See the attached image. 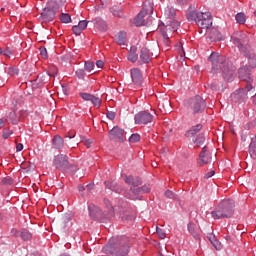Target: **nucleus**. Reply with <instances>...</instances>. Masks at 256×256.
<instances>
[{
    "label": "nucleus",
    "mask_w": 256,
    "mask_h": 256,
    "mask_svg": "<svg viewBox=\"0 0 256 256\" xmlns=\"http://www.w3.org/2000/svg\"><path fill=\"white\" fill-rule=\"evenodd\" d=\"M136 125H147L153 121V116L147 111H141L134 116Z\"/></svg>",
    "instance_id": "9b49d317"
},
{
    "label": "nucleus",
    "mask_w": 256,
    "mask_h": 256,
    "mask_svg": "<svg viewBox=\"0 0 256 256\" xmlns=\"http://www.w3.org/2000/svg\"><path fill=\"white\" fill-rule=\"evenodd\" d=\"M196 25L200 27V29H209L211 25H213V19L211 18V12H202V16H200L196 22Z\"/></svg>",
    "instance_id": "9d476101"
},
{
    "label": "nucleus",
    "mask_w": 256,
    "mask_h": 256,
    "mask_svg": "<svg viewBox=\"0 0 256 256\" xmlns=\"http://www.w3.org/2000/svg\"><path fill=\"white\" fill-rule=\"evenodd\" d=\"M76 77H78V79H85V70L78 69L76 71Z\"/></svg>",
    "instance_id": "c03bdc74"
},
{
    "label": "nucleus",
    "mask_w": 256,
    "mask_h": 256,
    "mask_svg": "<svg viewBox=\"0 0 256 256\" xmlns=\"http://www.w3.org/2000/svg\"><path fill=\"white\" fill-rule=\"evenodd\" d=\"M5 127V121L3 119H0V129Z\"/></svg>",
    "instance_id": "052dcab7"
},
{
    "label": "nucleus",
    "mask_w": 256,
    "mask_h": 256,
    "mask_svg": "<svg viewBox=\"0 0 256 256\" xmlns=\"http://www.w3.org/2000/svg\"><path fill=\"white\" fill-rule=\"evenodd\" d=\"M60 256H70V255L67 254V253H63V254H61Z\"/></svg>",
    "instance_id": "338daca9"
},
{
    "label": "nucleus",
    "mask_w": 256,
    "mask_h": 256,
    "mask_svg": "<svg viewBox=\"0 0 256 256\" xmlns=\"http://www.w3.org/2000/svg\"><path fill=\"white\" fill-rule=\"evenodd\" d=\"M105 185L108 187V189H111V191H115V193H121V189L117 188V184L113 182H105Z\"/></svg>",
    "instance_id": "72a5a7b5"
},
{
    "label": "nucleus",
    "mask_w": 256,
    "mask_h": 256,
    "mask_svg": "<svg viewBox=\"0 0 256 256\" xmlns=\"http://www.w3.org/2000/svg\"><path fill=\"white\" fill-rule=\"evenodd\" d=\"M188 231L194 237V239H201V234L194 223L188 224Z\"/></svg>",
    "instance_id": "5701e85b"
},
{
    "label": "nucleus",
    "mask_w": 256,
    "mask_h": 256,
    "mask_svg": "<svg viewBox=\"0 0 256 256\" xmlns=\"http://www.w3.org/2000/svg\"><path fill=\"white\" fill-rule=\"evenodd\" d=\"M247 21V17L245 16V13H238L236 14V22L239 23V25H245Z\"/></svg>",
    "instance_id": "2f4dec72"
},
{
    "label": "nucleus",
    "mask_w": 256,
    "mask_h": 256,
    "mask_svg": "<svg viewBox=\"0 0 256 256\" xmlns=\"http://www.w3.org/2000/svg\"><path fill=\"white\" fill-rule=\"evenodd\" d=\"M124 181L128 185H131V189H137V187L141 185V179L138 177L134 178L133 176H125Z\"/></svg>",
    "instance_id": "6ab92c4d"
},
{
    "label": "nucleus",
    "mask_w": 256,
    "mask_h": 256,
    "mask_svg": "<svg viewBox=\"0 0 256 256\" xmlns=\"http://www.w3.org/2000/svg\"><path fill=\"white\" fill-rule=\"evenodd\" d=\"M13 53H15V51L10 47H7L3 50L2 55H4L5 57H13Z\"/></svg>",
    "instance_id": "4c0bfd02"
},
{
    "label": "nucleus",
    "mask_w": 256,
    "mask_h": 256,
    "mask_svg": "<svg viewBox=\"0 0 256 256\" xmlns=\"http://www.w3.org/2000/svg\"><path fill=\"white\" fill-rule=\"evenodd\" d=\"M47 73L49 77H57V67L51 66Z\"/></svg>",
    "instance_id": "a19ab883"
},
{
    "label": "nucleus",
    "mask_w": 256,
    "mask_h": 256,
    "mask_svg": "<svg viewBox=\"0 0 256 256\" xmlns=\"http://www.w3.org/2000/svg\"><path fill=\"white\" fill-rule=\"evenodd\" d=\"M103 65H105V63L102 60H98L96 62V66L98 67V69H103Z\"/></svg>",
    "instance_id": "864d4df0"
},
{
    "label": "nucleus",
    "mask_w": 256,
    "mask_h": 256,
    "mask_svg": "<svg viewBox=\"0 0 256 256\" xmlns=\"http://www.w3.org/2000/svg\"><path fill=\"white\" fill-rule=\"evenodd\" d=\"M211 159H212L211 152L207 150V147H203L200 153V163L202 165H207L208 163L211 162Z\"/></svg>",
    "instance_id": "f3484780"
},
{
    "label": "nucleus",
    "mask_w": 256,
    "mask_h": 256,
    "mask_svg": "<svg viewBox=\"0 0 256 256\" xmlns=\"http://www.w3.org/2000/svg\"><path fill=\"white\" fill-rule=\"evenodd\" d=\"M68 138H69V139H74V138H75V134H73V135L70 134V135L68 136Z\"/></svg>",
    "instance_id": "e2e57ef3"
},
{
    "label": "nucleus",
    "mask_w": 256,
    "mask_h": 256,
    "mask_svg": "<svg viewBox=\"0 0 256 256\" xmlns=\"http://www.w3.org/2000/svg\"><path fill=\"white\" fill-rule=\"evenodd\" d=\"M21 112H17V111H12L9 114V122L13 123V125H17V123H19V121H21Z\"/></svg>",
    "instance_id": "b1692460"
},
{
    "label": "nucleus",
    "mask_w": 256,
    "mask_h": 256,
    "mask_svg": "<svg viewBox=\"0 0 256 256\" xmlns=\"http://www.w3.org/2000/svg\"><path fill=\"white\" fill-rule=\"evenodd\" d=\"M209 36L211 41H223V35L215 28L210 31Z\"/></svg>",
    "instance_id": "a878e982"
},
{
    "label": "nucleus",
    "mask_w": 256,
    "mask_h": 256,
    "mask_svg": "<svg viewBox=\"0 0 256 256\" xmlns=\"http://www.w3.org/2000/svg\"><path fill=\"white\" fill-rule=\"evenodd\" d=\"M179 5H185L186 3H189V0H176Z\"/></svg>",
    "instance_id": "4d7b16f0"
},
{
    "label": "nucleus",
    "mask_w": 256,
    "mask_h": 256,
    "mask_svg": "<svg viewBox=\"0 0 256 256\" xmlns=\"http://www.w3.org/2000/svg\"><path fill=\"white\" fill-rule=\"evenodd\" d=\"M90 101L92 105H94V107H97V108L101 107V100L99 99V97L92 96V99Z\"/></svg>",
    "instance_id": "58836bf2"
},
{
    "label": "nucleus",
    "mask_w": 256,
    "mask_h": 256,
    "mask_svg": "<svg viewBox=\"0 0 256 256\" xmlns=\"http://www.w3.org/2000/svg\"><path fill=\"white\" fill-rule=\"evenodd\" d=\"M130 191L133 195L132 199H139L137 195H143V193H149V191H151V187H149V185H144L138 188H130Z\"/></svg>",
    "instance_id": "dca6fc26"
},
{
    "label": "nucleus",
    "mask_w": 256,
    "mask_h": 256,
    "mask_svg": "<svg viewBox=\"0 0 256 256\" xmlns=\"http://www.w3.org/2000/svg\"><path fill=\"white\" fill-rule=\"evenodd\" d=\"M91 187H92L91 185H87V186H86V188H87L88 191H91Z\"/></svg>",
    "instance_id": "69168bd1"
},
{
    "label": "nucleus",
    "mask_w": 256,
    "mask_h": 256,
    "mask_svg": "<svg viewBox=\"0 0 256 256\" xmlns=\"http://www.w3.org/2000/svg\"><path fill=\"white\" fill-rule=\"evenodd\" d=\"M65 141L63 140V138H61V136L56 135L53 138V147L54 149H61V147H63Z\"/></svg>",
    "instance_id": "cd10ccee"
},
{
    "label": "nucleus",
    "mask_w": 256,
    "mask_h": 256,
    "mask_svg": "<svg viewBox=\"0 0 256 256\" xmlns=\"http://www.w3.org/2000/svg\"><path fill=\"white\" fill-rule=\"evenodd\" d=\"M249 153L252 159H256V136L252 138L250 146H249Z\"/></svg>",
    "instance_id": "c85d7f7f"
},
{
    "label": "nucleus",
    "mask_w": 256,
    "mask_h": 256,
    "mask_svg": "<svg viewBox=\"0 0 256 256\" xmlns=\"http://www.w3.org/2000/svg\"><path fill=\"white\" fill-rule=\"evenodd\" d=\"M3 183L4 185H7V183H11V180L9 178H4Z\"/></svg>",
    "instance_id": "bf43d9fd"
},
{
    "label": "nucleus",
    "mask_w": 256,
    "mask_h": 256,
    "mask_svg": "<svg viewBox=\"0 0 256 256\" xmlns=\"http://www.w3.org/2000/svg\"><path fill=\"white\" fill-rule=\"evenodd\" d=\"M212 245L217 251L221 250V242H219V240L216 239V241L212 242Z\"/></svg>",
    "instance_id": "8fccbe9b"
},
{
    "label": "nucleus",
    "mask_w": 256,
    "mask_h": 256,
    "mask_svg": "<svg viewBox=\"0 0 256 256\" xmlns=\"http://www.w3.org/2000/svg\"><path fill=\"white\" fill-rule=\"evenodd\" d=\"M156 233L158 237H160V239H165L166 234H165V231H163V229L156 227Z\"/></svg>",
    "instance_id": "37998d69"
},
{
    "label": "nucleus",
    "mask_w": 256,
    "mask_h": 256,
    "mask_svg": "<svg viewBox=\"0 0 256 256\" xmlns=\"http://www.w3.org/2000/svg\"><path fill=\"white\" fill-rule=\"evenodd\" d=\"M139 59V55L135 52H130L128 54V61H131L132 63H136V61Z\"/></svg>",
    "instance_id": "e433bc0d"
},
{
    "label": "nucleus",
    "mask_w": 256,
    "mask_h": 256,
    "mask_svg": "<svg viewBox=\"0 0 256 256\" xmlns=\"http://www.w3.org/2000/svg\"><path fill=\"white\" fill-rule=\"evenodd\" d=\"M106 117L110 119V121H113V119H115V112H107Z\"/></svg>",
    "instance_id": "3c124183"
},
{
    "label": "nucleus",
    "mask_w": 256,
    "mask_h": 256,
    "mask_svg": "<svg viewBox=\"0 0 256 256\" xmlns=\"http://www.w3.org/2000/svg\"><path fill=\"white\" fill-rule=\"evenodd\" d=\"M199 17H203V12H197V10H190L187 12L188 21H194L197 23Z\"/></svg>",
    "instance_id": "4be33fe9"
},
{
    "label": "nucleus",
    "mask_w": 256,
    "mask_h": 256,
    "mask_svg": "<svg viewBox=\"0 0 256 256\" xmlns=\"http://www.w3.org/2000/svg\"><path fill=\"white\" fill-rule=\"evenodd\" d=\"M152 167L157 168V162L152 163Z\"/></svg>",
    "instance_id": "0e129e2a"
},
{
    "label": "nucleus",
    "mask_w": 256,
    "mask_h": 256,
    "mask_svg": "<svg viewBox=\"0 0 256 256\" xmlns=\"http://www.w3.org/2000/svg\"><path fill=\"white\" fill-rule=\"evenodd\" d=\"M7 73H8V75L13 76V75H17L18 71L15 67H9L7 69Z\"/></svg>",
    "instance_id": "a18cd8bd"
},
{
    "label": "nucleus",
    "mask_w": 256,
    "mask_h": 256,
    "mask_svg": "<svg viewBox=\"0 0 256 256\" xmlns=\"http://www.w3.org/2000/svg\"><path fill=\"white\" fill-rule=\"evenodd\" d=\"M213 175H215V171H210L208 172L204 177L205 179H211V177H213Z\"/></svg>",
    "instance_id": "5fc2aeb1"
},
{
    "label": "nucleus",
    "mask_w": 256,
    "mask_h": 256,
    "mask_svg": "<svg viewBox=\"0 0 256 256\" xmlns=\"http://www.w3.org/2000/svg\"><path fill=\"white\" fill-rule=\"evenodd\" d=\"M0 55H3V49L0 48Z\"/></svg>",
    "instance_id": "774afa93"
},
{
    "label": "nucleus",
    "mask_w": 256,
    "mask_h": 256,
    "mask_svg": "<svg viewBox=\"0 0 256 256\" xmlns=\"http://www.w3.org/2000/svg\"><path fill=\"white\" fill-rule=\"evenodd\" d=\"M13 132H11V131H8V132H4L3 133V138L4 139H9V137H11V134H12Z\"/></svg>",
    "instance_id": "6e6d98bb"
},
{
    "label": "nucleus",
    "mask_w": 256,
    "mask_h": 256,
    "mask_svg": "<svg viewBox=\"0 0 256 256\" xmlns=\"http://www.w3.org/2000/svg\"><path fill=\"white\" fill-rule=\"evenodd\" d=\"M59 3H61V0L50 1L48 3L49 8H45L40 15V21L42 23H51V21H54L55 13L59 9Z\"/></svg>",
    "instance_id": "39448f33"
},
{
    "label": "nucleus",
    "mask_w": 256,
    "mask_h": 256,
    "mask_svg": "<svg viewBox=\"0 0 256 256\" xmlns=\"http://www.w3.org/2000/svg\"><path fill=\"white\" fill-rule=\"evenodd\" d=\"M94 26L96 27V29H98L99 31H107V22H105L103 19L101 18H96L94 20Z\"/></svg>",
    "instance_id": "393cba45"
},
{
    "label": "nucleus",
    "mask_w": 256,
    "mask_h": 256,
    "mask_svg": "<svg viewBox=\"0 0 256 256\" xmlns=\"http://www.w3.org/2000/svg\"><path fill=\"white\" fill-rule=\"evenodd\" d=\"M239 79L248 83L246 85V90L248 92L253 89V85H251V83L253 82V78L251 77V71L249 70V67L245 66L239 69Z\"/></svg>",
    "instance_id": "1a4fd4ad"
},
{
    "label": "nucleus",
    "mask_w": 256,
    "mask_h": 256,
    "mask_svg": "<svg viewBox=\"0 0 256 256\" xmlns=\"http://www.w3.org/2000/svg\"><path fill=\"white\" fill-rule=\"evenodd\" d=\"M158 29L163 36L166 47H169V37H172L175 31L179 29V21L166 20L165 23L159 24Z\"/></svg>",
    "instance_id": "20e7f679"
},
{
    "label": "nucleus",
    "mask_w": 256,
    "mask_h": 256,
    "mask_svg": "<svg viewBox=\"0 0 256 256\" xmlns=\"http://www.w3.org/2000/svg\"><path fill=\"white\" fill-rule=\"evenodd\" d=\"M190 107L194 113H201L206 107L205 100L201 96H196L190 100Z\"/></svg>",
    "instance_id": "f8f14e48"
},
{
    "label": "nucleus",
    "mask_w": 256,
    "mask_h": 256,
    "mask_svg": "<svg viewBox=\"0 0 256 256\" xmlns=\"http://www.w3.org/2000/svg\"><path fill=\"white\" fill-rule=\"evenodd\" d=\"M202 128H203V126L201 124H198V125L192 127L190 130H188L186 133V136L193 137V135H197V133H199V130Z\"/></svg>",
    "instance_id": "7c9ffc66"
},
{
    "label": "nucleus",
    "mask_w": 256,
    "mask_h": 256,
    "mask_svg": "<svg viewBox=\"0 0 256 256\" xmlns=\"http://www.w3.org/2000/svg\"><path fill=\"white\" fill-rule=\"evenodd\" d=\"M80 97H82L84 101H91V99H93V95L89 93H80Z\"/></svg>",
    "instance_id": "79ce46f5"
},
{
    "label": "nucleus",
    "mask_w": 256,
    "mask_h": 256,
    "mask_svg": "<svg viewBox=\"0 0 256 256\" xmlns=\"http://www.w3.org/2000/svg\"><path fill=\"white\" fill-rule=\"evenodd\" d=\"M78 189H79L80 192H81V191H85V186L80 185Z\"/></svg>",
    "instance_id": "680f3d73"
},
{
    "label": "nucleus",
    "mask_w": 256,
    "mask_h": 256,
    "mask_svg": "<svg viewBox=\"0 0 256 256\" xmlns=\"http://www.w3.org/2000/svg\"><path fill=\"white\" fill-rule=\"evenodd\" d=\"M103 251L108 255L127 256L129 253V245L117 246L109 242V244L103 247Z\"/></svg>",
    "instance_id": "423d86ee"
},
{
    "label": "nucleus",
    "mask_w": 256,
    "mask_h": 256,
    "mask_svg": "<svg viewBox=\"0 0 256 256\" xmlns=\"http://www.w3.org/2000/svg\"><path fill=\"white\" fill-rule=\"evenodd\" d=\"M141 141V136L139 134H132L129 137V143H139Z\"/></svg>",
    "instance_id": "c9c22d12"
},
{
    "label": "nucleus",
    "mask_w": 256,
    "mask_h": 256,
    "mask_svg": "<svg viewBox=\"0 0 256 256\" xmlns=\"http://www.w3.org/2000/svg\"><path fill=\"white\" fill-rule=\"evenodd\" d=\"M16 150L17 151H23V144H17L16 145Z\"/></svg>",
    "instance_id": "13d9d810"
},
{
    "label": "nucleus",
    "mask_w": 256,
    "mask_h": 256,
    "mask_svg": "<svg viewBox=\"0 0 256 256\" xmlns=\"http://www.w3.org/2000/svg\"><path fill=\"white\" fill-rule=\"evenodd\" d=\"M175 15H177L175 8L168 6L164 10V17L166 21H175Z\"/></svg>",
    "instance_id": "412c9836"
},
{
    "label": "nucleus",
    "mask_w": 256,
    "mask_h": 256,
    "mask_svg": "<svg viewBox=\"0 0 256 256\" xmlns=\"http://www.w3.org/2000/svg\"><path fill=\"white\" fill-rule=\"evenodd\" d=\"M130 75H131L132 83L136 87H141L143 85V73L139 68H132L130 70Z\"/></svg>",
    "instance_id": "4468645a"
},
{
    "label": "nucleus",
    "mask_w": 256,
    "mask_h": 256,
    "mask_svg": "<svg viewBox=\"0 0 256 256\" xmlns=\"http://www.w3.org/2000/svg\"><path fill=\"white\" fill-rule=\"evenodd\" d=\"M53 164L56 169H59L60 171H65V169H67V166L69 165V161L67 160V156L59 154L54 157Z\"/></svg>",
    "instance_id": "ddd939ff"
},
{
    "label": "nucleus",
    "mask_w": 256,
    "mask_h": 256,
    "mask_svg": "<svg viewBox=\"0 0 256 256\" xmlns=\"http://www.w3.org/2000/svg\"><path fill=\"white\" fill-rule=\"evenodd\" d=\"M194 143L199 147L205 143V136L203 134H199L198 137L194 140Z\"/></svg>",
    "instance_id": "f704fd0d"
},
{
    "label": "nucleus",
    "mask_w": 256,
    "mask_h": 256,
    "mask_svg": "<svg viewBox=\"0 0 256 256\" xmlns=\"http://www.w3.org/2000/svg\"><path fill=\"white\" fill-rule=\"evenodd\" d=\"M207 237H208L210 243H213L214 241L217 240V237H215L214 234H209Z\"/></svg>",
    "instance_id": "603ef678"
},
{
    "label": "nucleus",
    "mask_w": 256,
    "mask_h": 256,
    "mask_svg": "<svg viewBox=\"0 0 256 256\" xmlns=\"http://www.w3.org/2000/svg\"><path fill=\"white\" fill-rule=\"evenodd\" d=\"M87 25H89V22L81 20L78 25L72 27V31L75 35H81V33L87 29Z\"/></svg>",
    "instance_id": "a211bd4d"
},
{
    "label": "nucleus",
    "mask_w": 256,
    "mask_h": 256,
    "mask_svg": "<svg viewBox=\"0 0 256 256\" xmlns=\"http://www.w3.org/2000/svg\"><path fill=\"white\" fill-rule=\"evenodd\" d=\"M104 205L107 209V213L104 214L99 207L90 204L88 206V211L91 219H101L102 217H106V219H111L113 215H115V209L113 208V205L111 204V201L109 199H104Z\"/></svg>",
    "instance_id": "7ed1b4c3"
},
{
    "label": "nucleus",
    "mask_w": 256,
    "mask_h": 256,
    "mask_svg": "<svg viewBox=\"0 0 256 256\" xmlns=\"http://www.w3.org/2000/svg\"><path fill=\"white\" fill-rule=\"evenodd\" d=\"M165 196L168 197V199H175V193H173L171 190H167L165 192Z\"/></svg>",
    "instance_id": "09e8293b"
},
{
    "label": "nucleus",
    "mask_w": 256,
    "mask_h": 256,
    "mask_svg": "<svg viewBox=\"0 0 256 256\" xmlns=\"http://www.w3.org/2000/svg\"><path fill=\"white\" fill-rule=\"evenodd\" d=\"M231 99L234 103H244V101H247V92H245V89H238L231 94Z\"/></svg>",
    "instance_id": "2eb2a0df"
},
{
    "label": "nucleus",
    "mask_w": 256,
    "mask_h": 256,
    "mask_svg": "<svg viewBox=\"0 0 256 256\" xmlns=\"http://www.w3.org/2000/svg\"><path fill=\"white\" fill-rule=\"evenodd\" d=\"M153 54L147 49V47H143L140 52V61L142 63H151V57Z\"/></svg>",
    "instance_id": "aec40b11"
},
{
    "label": "nucleus",
    "mask_w": 256,
    "mask_h": 256,
    "mask_svg": "<svg viewBox=\"0 0 256 256\" xmlns=\"http://www.w3.org/2000/svg\"><path fill=\"white\" fill-rule=\"evenodd\" d=\"M110 141L115 143H123L125 141V130L119 126H114L108 133Z\"/></svg>",
    "instance_id": "6e6552de"
},
{
    "label": "nucleus",
    "mask_w": 256,
    "mask_h": 256,
    "mask_svg": "<svg viewBox=\"0 0 256 256\" xmlns=\"http://www.w3.org/2000/svg\"><path fill=\"white\" fill-rule=\"evenodd\" d=\"M209 61L212 63V73H219V71H222L225 81H233L235 79V66L227 61L225 56L213 52L209 57Z\"/></svg>",
    "instance_id": "f257e3e1"
},
{
    "label": "nucleus",
    "mask_w": 256,
    "mask_h": 256,
    "mask_svg": "<svg viewBox=\"0 0 256 256\" xmlns=\"http://www.w3.org/2000/svg\"><path fill=\"white\" fill-rule=\"evenodd\" d=\"M235 213V202L233 200L221 201L211 212L213 219H225Z\"/></svg>",
    "instance_id": "f03ea898"
},
{
    "label": "nucleus",
    "mask_w": 256,
    "mask_h": 256,
    "mask_svg": "<svg viewBox=\"0 0 256 256\" xmlns=\"http://www.w3.org/2000/svg\"><path fill=\"white\" fill-rule=\"evenodd\" d=\"M20 237L24 241H31V239H33V234H31L27 229H22L20 231Z\"/></svg>",
    "instance_id": "c756f323"
},
{
    "label": "nucleus",
    "mask_w": 256,
    "mask_h": 256,
    "mask_svg": "<svg viewBox=\"0 0 256 256\" xmlns=\"http://www.w3.org/2000/svg\"><path fill=\"white\" fill-rule=\"evenodd\" d=\"M116 43L123 46L127 45V33L119 32L116 36Z\"/></svg>",
    "instance_id": "bb28decb"
},
{
    "label": "nucleus",
    "mask_w": 256,
    "mask_h": 256,
    "mask_svg": "<svg viewBox=\"0 0 256 256\" xmlns=\"http://www.w3.org/2000/svg\"><path fill=\"white\" fill-rule=\"evenodd\" d=\"M82 143H84V145L89 149V147H91V145L93 144V140L83 138Z\"/></svg>",
    "instance_id": "49530a36"
},
{
    "label": "nucleus",
    "mask_w": 256,
    "mask_h": 256,
    "mask_svg": "<svg viewBox=\"0 0 256 256\" xmlns=\"http://www.w3.org/2000/svg\"><path fill=\"white\" fill-rule=\"evenodd\" d=\"M149 12L153 13V5H151V3L145 5L142 11H140L139 14L134 18V25H136V27H143L145 25H149L148 20H145V17H147V13Z\"/></svg>",
    "instance_id": "0eeeda50"
},
{
    "label": "nucleus",
    "mask_w": 256,
    "mask_h": 256,
    "mask_svg": "<svg viewBox=\"0 0 256 256\" xmlns=\"http://www.w3.org/2000/svg\"><path fill=\"white\" fill-rule=\"evenodd\" d=\"M40 55H41L44 59H47V48H45V47H40Z\"/></svg>",
    "instance_id": "de8ad7c7"
},
{
    "label": "nucleus",
    "mask_w": 256,
    "mask_h": 256,
    "mask_svg": "<svg viewBox=\"0 0 256 256\" xmlns=\"http://www.w3.org/2000/svg\"><path fill=\"white\" fill-rule=\"evenodd\" d=\"M84 69L87 71V73H93V70L95 69V64L91 61L85 62Z\"/></svg>",
    "instance_id": "473e14b6"
},
{
    "label": "nucleus",
    "mask_w": 256,
    "mask_h": 256,
    "mask_svg": "<svg viewBox=\"0 0 256 256\" xmlns=\"http://www.w3.org/2000/svg\"><path fill=\"white\" fill-rule=\"evenodd\" d=\"M61 23H71V16L69 14H62L60 16Z\"/></svg>",
    "instance_id": "ea45409f"
}]
</instances>
